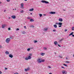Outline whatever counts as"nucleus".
I'll use <instances>...</instances> for the list:
<instances>
[{"label":"nucleus","mask_w":74,"mask_h":74,"mask_svg":"<svg viewBox=\"0 0 74 74\" xmlns=\"http://www.w3.org/2000/svg\"><path fill=\"white\" fill-rule=\"evenodd\" d=\"M73 57H74V55H73Z\"/></svg>","instance_id":"obj_59"},{"label":"nucleus","mask_w":74,"mask_h":74,"mask_svg":"<svg viewBox=\"0 0 74 74\" xmlns=\"http://www.w3.org/2000/svg\"><path fill=\"white\" fill-rule=\"evenodd\" d=\"M12 36H10V38H12Z\"/></svg>","instance_id":"obj_36"},{"label":"nucleus","mask_w":74,"mask_h":74,"mask_svg":"<svg viewBox=\"0 0 74 74\" xmlns=\"http://www.w3.org/2000/svg\"><path fill=\"white\" fill-rule=\"evenodd\" d=\"M31 27H34V26H33V25H31Z\"/></svg>","instance_id":"obj_35"},{"label":"nucleus","mask_w":74,"mask_h":74,"mask_svg":"<svg viewBox=\"0 0 74 74\" xmlns=\"http://www.w3.org/2000/svg\"><path fill=\"white\" fill-rule=\"evenodd\" d=\"M1 73H2V72L1 71H0V74H1Z\"/></svg>","instance_id":"obj_49"},{"label":"nucleus","mask_w":74,"mask_h":74,"mask_svg":"<svg viewBox=\"0 0 74 74\" xmlns=\"http://www.w3.org/2000/svg\"><path fill=\"white\" fill-rule=\"evenodd\" d=\"M48 28H46L45 29H44V31L45 32L47 31L48 30Z\"/></svg>","instance_id":"obj_8"},{"label":"nucleus","mask_w":74,"mask_h":74,"mask_svg":"<svg viewBox=\"0 0 74 74\" xmlns=\"http://www.w3.org/2000/svg\"><path fill=\"white\" fill-rule=\"evenodd\" d=\"M24 28H25V29H26V27L25 26H24Z\"/></svg>","instance_id":"obj_43"},{"label":"nucleus","mask_w":74,"mask_h":74,"mask_svg":"<svg viewBox=\"0 0 74 74\" xmlns=\"http://www.w3.org/2000/svg\"><path fill=\"white\" fill-rule=\"evenodd\" d=\"M1 2H0V4H1Z\"/></svg>","instance_id":"obj_54"},{"label":"nucleus","mask_w":74,"mask_h":74,"mask_svg":"<svg viewBox=\"0 0 74 74\" xmlns=\"http://www.w3.org/2000/svg\"><path fill=\"white\" fill-rule=\"evenodd\" d=\"M13 10H14V9H13Z\"/></svg>","instance_id":"obj_63"},{"label":"nucleus","mask_w":74,"mask_h":74,"mask_svg":"<svg viewBox=\"0 0 74 74\" xmlns=\"http://www.w3.org/2000/svg\"><path fill=\"white\" fill-rule=\"evenodd\" d=\"M11 17L13 19H15V18H16V17L15 16H11Z\"/></svg>","instance_id":"obj_11"},{"label":"nucleus","mask_w":74,"mask_h":74,"mask_svg":"<svg viewBox=\"0 0 74 74\" xmlns=\"http://www.w3.org/2000/svg\"><path fill=\"white\" fill-rule=\"evenodd\" d=\"M41 62H45V60H41Z\"/></svg>","instance_id":"obj_22"},{"label":"nucleus","mask_w":74,"mask_h":74,"mask_svg":"<svg viewBox=\"0 0 74 74\" xmlns=\"http://www.w3.org/2000/svg\"><path fill=\"white\" fill-rule=\"evenodd\" d=\"M10 38H7L6 40V42L7 43H8V42L10 41Z\"/></svg>","instance_id":"obj_1"},{"label":"nucleus","mask_w":74,"mask_h":74,"mask_svg":"<svg viewBox=\"0 0 74 74\" xmlns=\"http://www.w3.org/2000/svg\"><path fill=\"white\" fill-rule=\"evenodd\" d=\"M2 48V46L0 45V48Z\"/></svg>","instance_id":"obj_38"},{"label":"nucleus","mask_w":74,"mask_h":74,"mask_svg":"<svg viewBox=\"0 0 74 74\" xmlns=\"http://www.w3.org/2000/svg\"><path fill=\"white\" fill-rule=\"evenodd\" d=\"M64 32H67V29H66L65 31Z\"/></svg>","instance_id":"obj_47"},{"label":"nucleus","mask_w":74,"mask_h":74,"mask_svg":"<svg viewBox=\"0 0 74 74\" xmlns=\"http://www.w3.org/2000/svg\"><path fill=\"white\" fill-rule=\"evenodd\" d=\"M34 43H36V42H37V40H34Z\"/></svg>","instance_id":"obj_24"},{"label":"nucleus","mask_w":74,"mask_h":74,"mask_svg":"<svg viewBox=\"0 0 74 74\" xmlns=\"http://www.w3.org/2000/svg\"><path fill=\"white\" fill-rule=\"evenodd\" d=\"M62 73L63 74H67V71L65 70H63L62 71Z\"/></svg>","instance_id":"obj_3"},{"label":"nucleus","mask_w":74,"mask_h":74,"mask_svg":"<svg viewBox=\"0 0 74 74\" xmlns=\"http://www.w3.org/2000/svg\"><path fill=\"white\" fill-rule=\"evenodd\" d=\"M40 17H41V16H42V14H40Z\"/></svg>","instance_id":"obj_34"},{"label":"nucleus","mask_w":74,"mask_h":74,"mask_svg":"<svg viewBox=\"0 0 74 74\" xmlns=\"http://www.w3.org/2000/svg\"><path fill=\"white\" fill-rule=\"evenodd\" d=\"M19 29L18 28H17L16 29V30H19Z\"/></svg>","instance_id":"obj_44"},{"label":"nucleus","mask_w":74,"mask_h":74,"mask_svg":"<svg viewBox=\"0 0 74 74\" xmlns=\"http://www.w3.org/2000/svg\"><path fill=\"white\" fill-rule=\"evenodd\" d=\"M5 26H7V24H3L2 25V28H4Z\"/></svg>","instance_id":"obj_5"},{"label":"nucleus","mask_w":74,"mask_h":74,"mask_svg":"<svg viewBox=\"0 0 74 74\" xmlns=\"http://www.w3.org/2000/svg\"><path fill=\"white\" fill-rule=\"evenodd\" d=\"M24 5V4H23V3H22L21 4V6L22 8H23V7Z\"/></svg>","instance_id":"obj_15"},{"label":"nucleus","mask_w":74,"mask_h":74,"mask_svg":"<svg viewBox=\"0 0 74 74\" xmlns=\"http://www.w3.org/2000/svg\"><path fill=\"white\" fill-rule=\"evenodd\" d=\"M40 55H42V56H44V55H45V53H41Z\"/></svg>","instance_id":"obj_13"},{"label":"nucleus","mask_w":74,"mask_h":74,"mask_svg":"<svg viewBox=\"0 0 74 74\" xmlns=\"http://www.w3.org/2000/svg\"><path fill=\"white\" fill-rule=\"evenodd\" d=\"M5 69H7V68H5Z\"/></svg>","instance_id":"obj_56"},{"label":"nucleus","mask_w":74,"mask_h":74,"mask_svg":"<svg viewBox=\"0 0 74 74\" xmlns=\"http://www.w3.org/2000/svg\"><path fill=\"white\" fill-rule=\"evenodd\" d=\"M9 19H10V17H9Z\"/></svg>","instance_id":"obj_62"},{"label":"nucleus","mask_w":74,"mask_h":74,"mask_svg":"<svg viewBox=\"0 0 74 74\" xmlns=\"http://www.w3.org/2000/svg\"><path fill=\"white\" fill-rule=\"evenodd\" d=\"M65 63H70V62H69V61H66L65 62Z\"/></svg>","instance_id":"obj_32"},{"label":"nucleus","mask_w":74,"mask_h":74,"mask_svg":"<svg viewBox=\"0 0 74 74\" xmlns=\"http://www.w3.org/2000/svg\"><path fill=\"white\" fill-rule=\"evenodd\" d=\"M59 21L60 22H62V21H63V19L62 18H59Z\"/></svg>","instance_id":"obj_14"},{"label":"nucleus","mask_w":74,"mask_h":74,"mask_svg":"<svg viewBox=\"0 0 74 74\" xmlns=\"http://www.w3.org/2000/svg\"><path fill=\"white\" fill-rule=\"evenodd\" d=\"M22 33L23 34H25V31H22Z\"/></svg>","instance_id":"obj_25"},{"label":"nucleus","mask_w":74,"mask_h":74,"mask_svg":"<svg viewBox=\"0 0 74 74\" xmlns=\"http://www.w3.org/2000/svg\"><path fill=\"white\" fill-rule=\"evenodd\" d=\"M64 11H65V10H63Z\"/></svg>","instance_id":"obj_61"},{"label":"nucleus","mask_w":74,"mask_h":74,"mask_svg":"<svg viewBox=\"0 0 74 74\" xmlns=\"http://www.w3.org/2000/svg\"><path fill=\"white\" fill-rule=\"evenodd\" d=\"M25 0V1H27V0Z\"/></svg>","instance_id":"obj_57"},{"label":"nucleus","mask_w":74,"mask_h":74,"mask_svg":"<svg viewBox=\"0 0 74 74\" xmlns=\"http://www.w3.org/2000/svg\"><path fill=\"white\" fill-rule=\"evenodd\" d=\"M53 32H56V30L55 29H54L53 30Z\"/></svg>","instance_id":"obj_37"},{"label":"nucleus","mask_w":74,"mask_h":74,"mask_svg":"<svg viewBox=\"0 0 74 74\" xmlns=\"http://www.w3.org/2000/svg\"><path fill=\"white\" fill-rule=\"evenodd\" d=\"M56 25H58V23H55Z\"/></svg>","instance_id":"obj_42"},{"label":"nucleus","mask_w":74,"mask_h":74,"mask_svg":"<svg viewBox=\"0 0 74 74\" xmlns=\"http://www.w3.org/2000/svg\"><path fill=\"white\" fill-rule=\"evenodd\" d=\"M23 10H21V13H23Z\"/></svg>","instance_id":"obj_26"},{"label":"nucleus","mask_w":74,"mask_h":74,"mask_svg":"<svg viewBox=\"0 0 74 74\" xmlns=\"http://www.w3.org/2000/svg\"><path fill=\"white\" fill-rule=\"evenodd\" d=\"M72 30H74V27H73L72 28Z\"/></svg>","instance_id":"obj_29"},{"label":"nucleus","mask_w":74,"mask_h":74,"mask_svg":"<svg viewBox=\"0 0 74 74\" xmlns=\"http://www.w3.org/2000/svg\"><path fill=\"white\" fill-rule=\"evenodd\" d=\"M37 62L38 63H41V60L40 59H38Z\"/></svg>","instance_id":"obj_6"},{"label":"nucleus","mask_w":74,"mask_h":74,"mask_svg":"<svg viewBox=\"0 0 74 74\" xmlns=\"http://www.w3.org/2000/svg\"><path fill=\"white\" fill-rule=\"evenodd\" d=\"M34 21V20L32 19H30V22H33Z\"/></svg>","instance_id":"obj_20"},{"label":"nucleus","mask_w":74,"mask_h":74,"mask_svg":"<svg viewBox=\"0 0 74 74\" xmlns=\"http://www.w3.org/2000/svg\"><path fill=\"white\" fill-rule=\"evenodd\" d=\"M25 60H28L29 58H25Z\"/></svg>","instance_id":"obj_31"},{"label":"nucleus","mask_w":74,"mask_h":74,"mask_svg":"<svg viewBox=\"0 0 74 74\" xmlns=\"http://www.w3.org/2000/svg\"><path fill=\"white\" fill-rule=\"evenodd\" d=\"M27 18L28 19H31V18H30V17H27Z\"/></svg>","instance_id":"obj_23"},{"label":"nucleus","mask_w":74,"mask_h":74,"mask_svg":"<svg viewBox=\"0 0 74 74\" xmlns=\"http://www.w3.org/2000/svg\"><path fill=\"white\" fill-rule=\"evenodd\" d=\"M59 25H62V23H58Z\"/></svg>","instance_id":"obj_17"},{"label":"nucleus","mask_w":74,"mask_h":74,"mask_svg":"<svg viewBox=\"0 0 74 74\" xmlns=\"http://www.w3.org/2000/svg\"><path fill=\"white\" fill-rule=\"evenodd\" d=\"M8 29L9 30H11V28H8Z\"/></svg>","instance_id":"obj_39"},{"label":"nucleus","mask_w":74,"mask_h":74,"mask_svg":"<svg viewBox=\"0 0 74 74\" xmlns=\"http://www.w3.org/2000/svg\"><path fill=\"white\" fill-rule=\"evenodd\" d=\"M62 69H64V67H63V66H62Z\"/></svg>","instance_id":"obj_45"},{"label":"nucleus","mask_w":74,"mask_h":74,"mask_svg":"<svg viewBox=\"0 0 74 74\" xmlns=\"http://www.w3.org/2000/svg\"><path fill=\"white\" fill-rule=\"evenodd\" d=\"M4 11V12H5V11H6V10H5Z\"/></svg>","instance_id":"obj_53"},{"label":"nucleus","mask_w":74,"mask_h":74,"mask_svg":"<svg viewBox=\"0 0 74 74\" xmlns=\"http://www.w3.org/2000/svg\"><path fill=\"white\" fill-rule=\"evenodd\" d=\"M49 14H55V12H49Z\"/></svg>","instance_id":"obj_7"},{"label":"nucleus","mask_w":74,"mask_h":74,"mask_svg":"<svg viewBox=\"0 0 74 74\" xmlns=\"http://www.w3.org/2000/svg\"><path fill=\"white\" fill-rule=\"evenodd\" d=\"M73 33H74V32H71L70 34L69 35V36H71V35H73Z\"/></svg>","instance_id":"obj_16"},{"label":"nucleus","mask_w":74,"mask_h":74,"mask_svg":"<svg viewBox=\"0 0 74 74\" xmlns=\"http://www.w3.org/2000/svg\"><path fill=\"white\" fill-rule=\"evenodd\" d=\"M48 67H49V68H51V66H48Z\"/></svg>","instance_id":"obj_48"},{"label":"nucleus","mask_w":74,"mask_h":74,"mask_svg":"<svg viewBox=\"0 0 74 74\" xmlns=\"http://www.w3.org/2000/svg\"><path fill=\"white\" fill-rule=\"evenodd\" d=\"M62 27V26H61V25L59 26V27Z\"/></svg>","instance_id":"obj_50"},{"label":"nucleus","mask_w":74,"mask_h":74,"mask_svg":"<svg viewBox=\"0 0 74 74\" xmlns=\"http://www.w3.org/2000/svg\"><path fill=\"white\" fill-rule=\"evenodd\" d=\"M9 56L10 58H13V56L12 55V54H10Z\"/></svg>","instance_id":"obj_9"},{"label":"nucleus","mask_w":74,"mask_h":74,"mask_svg":"<svg viewBox=\"0 0 74 74\" xmlns=\"http://www.w3.org/2000/svg\"><path fill=\"white\" fill-rule=\"evenodd\" d=\"M30 69L29 68H28L27 69H25V71H28V70H29V69Z\"/></svg>","instance_id":"obj_10"},{"label":"nucleus","mask_w":74,"mask_h":74,"mask_svg":"<svg viewBox=\"0 0 74 74\" xmlns=\"http://www.w3.org/2000/svg\"><path fill=\"white\" fill-rule=\"evenodd\" d=\"M30 14H31V15H32V13H31Z\"/></svg>","instance_id":"obj_55"},{"label":"nucleus","mask_w":74,"mask_h":74,"mask_svg":"<svg viewBox=\"0 0 74 74\" xmlns=\"http://www.w3.org/2000/svg\"><path fill=\"white\" fill-rule=\"evenodd\" d=\"M5 53L7 55H8V54H9V52L8 51H6L5 52Z\"/></svg>","instance_id":"obj_18"},{"label":"nucleus","mask_w":74,"mask_h":74,"mask_svg":"<svg viewBox=\"0 0 74 74\" xmlns=\"http://www.w3.org/2000/svg\"><path fill=\"white\" fill-rule=\"evenodd\" d=\"M66 59H67V58H66Z\"/></svg>","instance_id":"obj_60"},{"label":"nucleus","mask_w":74,"mask_h":74,"mask_svg":"<svg viewBox=\"0 0 74 74\" xmlns=\"http://www.w3.org/2000/svg\"><path fill=\"white\" fill-rule=\"evenodd\" d=\"M54 27H55V28H56L57 27V25H54Z\"/></svg>","instance_id":"obj_21"},{"label":"nucleus","mask_w":74,"mask_h":74,"mask_svg":"<svg viewBox=\"0 0 74 74\" xmlns=\"http://www.w3.org/2000/svg\"><path fill=\"white\" fill-rule=\"evenodd\" d=\"M14 74H19L17 73H14Z\"/></svg>","instance_id":"obj_41"},{"label":"nucleus","mask_w":74,"mask_h":74,"mask_svg":"<svg viewBox=\"0 0 74 74\" xmlns=\"http://www.w3.org/2000/svg\"><path fill=\"white\" fill-rule=\"evenodd\" d=\"M34 10V9L33 8H32L29 10L30 11H33Z\"/></svg>","instance_id":"obj_19"},{"label":"nucleus","mask_w":74,"mask_h":74,"mask_svg":"<svg viewBox=\"0 0 74 74\" xmlns=\"http://www.w3.org/2000/svg\"><path fill=\"white\" fill-rule=\"evenodd\" d=\"M32 56V54H29V56L28 58V59H31V56Z\"/></svg>","instance_id":"obj_4"},{"label":"nucleus","mask_w":74,"mask_h":74,"mask_svg":"<svg viewBox=\"0 0 74 74\" xmlns=\"http://www.w3.org/2000/svg\"><path fill=\"white\" fill-rule=\"evenodd\" d=\"M64 66H66V67H67V66L66 65V64H64Z\"/></svg>","instance_id":"obj_40"},{"label":"nucleus","mask_w":74,"mask_h":74,"mask_svg":"<svg viewBox=\"0 0 74 74\" xmlns=\"http://www.w3.org/2000/svg\"><path fill=\"white\" fill-rule=\"evenodd\" d=\"M41 2H42V3H46V4H48V3H49L48 2L44 0L42 1Z\"/></svg>","instance_id":"obj_2"},{"label":"nucleus","mask_w":74,"mask_h":74,"mask_svg":"<svg viewBox=\"0 0 74 74\" xmlns=\"http://www.w3.org/2000/svg\"><path fill=\"white\" fill-rule=\"evenodd\" d=\"M30 49H27V51H30Z\"/></svg>","instance_id":"obj_27"},{"label":"nucleus","mask_w":74,"mask_h":74,"mask_svg":"<svg viewBox=\"0 0 74 74\" xmlns=\"http://www.w3.org/2000/svg\"><path fill=\"white\" fill-rule=\"evenodd\" d=\"M58 46L59 47H60V45H58Z\"/></svg>","instance_id":"obj_46"},{"label":"nucleus","mask_w":74,"mask_h":74,"mask_svg":"<svg viewBox=\"0 0 74 74\" xmlns=\"http://www.w3.org/2000/svg\"><path fill=\"white\" fill-rule=\"evenodd\" d=\"M63 39H61L60 41H63Z\"/></svg>","instance_id":"obj_28"},{"label":"nucleus","mask_w":74,"mask_h":74,"mask_svg":"<svg viewBox=\"0 0 74 74\" xmlns=\"http://www.w3.org/2000/svg\"><path fill=\"white\" fill-rule=\"evenodd\" d=\"M49 74H52V73H49Z\"/></svg>","instance_id":"obj_52"},{"label":"nucleus","mask_w":74,"mask_h":74,"mask_svg":"<svg viewBox=\"0 0 74 74\" xmlns=\"http://www.w3.org/2000/svg\"><path fill=\"white\" fill-rule=\"evenodd\" d=\"M44 49L46 50L47 49V47H44Z\"/></svg>","instance_id":"obj_30"},{"label":"nucleus","mask_w":74,"mask_h":74,"mask_svg":"<svg viewBox=\"0 0 74 74\" xmlns=\"http://www.w3.org/2000/svg\"><path fill=\"white\" fill-rule=\"evenodd\" d=\"M15 10H16V8H15Z\"/></svg>","instance_id":"obj_58"},{"label":"nucleus","mask_w":74,"mask_h":74,"mask_svg":"<svg viewBox=\"0 0 74 74\" xmlns=\"http://www.w3.org/2000/svg\"><path fill=\"white\" fill-rule=\"evenodd\" d=\"M7 1L8 2H10V0H7Z\"/></svg>","instance_id":"obj_33"},{"label":"nucleus","mask_w":74,"mask_h":74,"mask_svg":"<svg viewBox=\"0 0 74 74\" xmlns=\"http://www.w3.org/2000/svg\"><path fill=\"white\" fill-rule=\"evenodd\" d=\"M55 45H57L58 44V42L56 41H55L54 42Z\"/></svg>","instance_id":"obj_12"},{"label":"nucleus","mask_w":74,"mask_h":74,"mask_svg":"<svg viewBox=\"0 0 74 74\" xmlns=\"http://www.w3.org/2000/svg\"><path fill=\"white\" fill-rule=\"evenodd\" d=\"M72 36L73 37H74V35H73Z\"/></svg>","instance_id":"obj_51"}]
</instances>
